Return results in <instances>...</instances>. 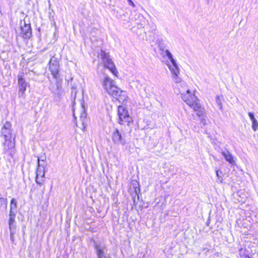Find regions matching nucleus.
<instances>
[{"instance_id": "f03ea898", "label": "nucleus", "mask_w": 258, "mask_h": 258, "mask_svg": "<svg viewBox=\"0 0 258 258\" xmlns=\"http://www.w3.org/2000/svg\"><path fill=\"white\" fill-rule=\"evenodd\" d=\"M104 89L113 98V101L125 104L128 97L125 91L121 90L114 84V81L108 76H105L102 82Z\"/></svg>"}, {"instance_id": "f8f14e48", "label": "nucleus", "mask_w": 258, "mask_h": 258, "mask_svg": "<svg viewBox=\"0 0 258 258\" xmlns=\"http://www.w3.org/2000/svg\"><path fill=\"white\" fill-rule=\"evenodd\" d=\"M222 155L224 157L226 160L231 164H235V162L234 159V157L233 155L230 153L228 151L225 152H223L222 153Z\"/></svg>"}, {"instance_id": "4468645a", "label": "nucleus", "mask_w": 258, "mask_h": 258, "mask_svg": "<svg viewBox=\"0 0 258 258\" xmlns=\"http://www.w3.org/2000/svg\"><path fill=\"white\" fill-rule=\"evenodd\" d=\"M248 114L252 121V130L254 131L258 130V122L255 118L253 114L251 112H248Z\"/></svg>"}, {"instance_id": "0eeeda50", "label": "nucleus", "mask_w": 258, "mask_h": 258, "mask_svg": "<svg viewBox=\"0 0 258 258\" xmlns=\"http://www.w3.org/2000/svg\"><path fill=\"white\" fill-rule=\"evenodd\" d=\"M165 53L166 54V55L168 56V58L171 60V61L173 64L172 67L171 66L169 67V68L172 73V77L174 79H175V80H176V83L179 82L180 80H177L178 78V75L179 73V69L177 67V66L176 63V62H175V60L173 59V58L172 57V55L169 52V51L168 50H166Z\"/></svg>"}, {"instance_id": "f257e3e1", "label": "nucleus", "mask_w": 258, "mask_h": 258, "mask_svg": "<svg viewBox=\"0 0 258 258\" xmlns=\"http://www.w3.org/2000/svg\"><path fill=\"white\" fill-rule=\"evenodd\" d=\"M1 136L4 139L2 143L4 152L11 156H13L15 151V136L13 133L12 124L6 121L3 125Z\"/></svg>"}, {"instance_id": "6ab92c4d", "label": "nucleus", "mask_w": 258, "mask_h": 258, "mask_svg": "<svg viewBox=\"0 0 258 258\" xmlns=\"http://www.w3.org/2000/svg\"><path fill=\"white\" fill-rule=\"evenodd\" d=\"M133 184H134L135 186H139V182L137 180H134L133 181Z\"/></svg>"}, {"instance_id": "7ed1b4c3", "label": "nucleus", "mask_w": 258, "mask_h": 258, "mask_svg": "<svg viewBox=\"0 0 258 258\" xmlns=\"http://www.w3.org/2000/svg\"><path fill=\"white\" fill-rule=\"evenodd\" d=\"M194 93H191L189 90H187L185 93L181 94V98L198 117H203L206 115L205 109Z\"/></svg>"}, {"instance_id": "9d476101", "label": "nucleus", "mask_w": 258, "mask_h": 258, "mask_svg": "<svg viewBox=\"0 0 258 258\" xmlns=\"http://www.w3.org/2000/svg\"><path fill=\"white\" fill-rule=\"evenodd\" d=\"M49 70L50 71L53 77L57 79L59 77V66L57 63H51L49 64Z\"/></svg>"}, {"instance_id": "ddd939ff", "label": "nucleus", "mask_w": 258, "mask_h": 258, "mask_svg": "<svg viewBox=\"0 0 258 258\" xmlns=\"http://www.w3.org/2000/svg\"><path fill=\"white\" fill-rule=\"evenodd\" d=\"M95 247L98 258H109V256L106 255L104 250L99 245H96Z\"/></svg>"}, {"instance_id": "dca6fc26", "label": "nucleus", "mask_w": 258, "mask_h": 258, "mask_svg": "<svg viewBox=\"0 0 258 258\" xmlns=\"http://www.w3.org/2000/svg\"><path fill=\"white\" fill-rule=\"evenodd\" d=\"M17 208V201L16 200L12 198L10 202V210L12 211L13 210Z\"/></svg>"}, {"instance_id": "1a4fd4ad", "label": "nucleus", "mask_w": 258, "mask_h": 258, "mask_svg": "<svg viewBox=\"0 0 258 258\" xmlns=\"http://www.w3.org/2000/svg\"><path fill=\"white\" fill-rule=\"evenodd\" d=\"M111 138L114 145H119L121 144L122 145H124L125 144V142L123 140L120 131L117 128H116L111 134Z\"/></svg>"}, {"instance_id": "20e7f679", "label": "nucleus", "mask_w": 258, "mask_h": 258, "mask_svg": "<svg viewBox=\"0 0 258 258\" xmlns=\"http://www.w3.org/2000/svg\"><path fill=\"white\" fill-rule=\"evenodd\" d=\"M37 164L35 180L38 185H33L31 189L30 192L32 194L42 198L45 190V186H44L45 171L44 167H41L40 165L39 158H37Z\"/></svg>"}, {"instance_id": "f3484780", "label": "nucleus", "mask_w": 258, "mask_h": 258, "mask_svg": "<svg viewBox=\"0 0 258 258\" xmlns=\"http://www.w3.org/2000/svg\"><path fill=\"white\" fill-rule=\"evenodd\" d=\"M56 86L57 89H59L61 87V83H62V79L58 78L57 79H56Z\"/></svg>"}, {"instance_id": "39448f33", "label": "nucleus", "mask_w": 258, "mask_h": 258, "mask_svg": "<svg viewBox=\"0 0 258 258\" xmlns=\"http://www.w3.org/2000/svg\"><path fill=\"white\" fill-rule=\"evenodd\" d=\"M98 57L102 60V63L104 69L109 70L114 76L118 77V71L115 63L110 58L109 52L101 50L98 54Z\"/></svg>"}, {"instance_id": "aec40b11", "label": "nucleus", "mask_w": 258, "mask_h": 258, "mask_svg": "<svg viewBox=\"0 0 258 258\" xmlns=\"http://www.w3.org/2000/svg\"><path fill=\"white\" fill-rule=\"evenodd\" d=\"M244 258H251L249 255L246 254L244 255Z\"/></svg>"}, {"instance_id": "6e6552de", "label": "nucleus", "mask_w": 258, "mask_h": 258, "mask_svg": "<svg viewBox=\"0 0 258 258\" xmlns=\"http://www.w3.org/2000/svg\"><path fill=\"white\" fill-rule=\"evenodd\" d=\"M20 35L25 39H29L32 36V29L30 23L26 24L24 21L23 25L20 26Z\"/></svg>"}, {"instance_id": "4be33fe9", "label": "nucleus", "mask_w": 258, "mask_h": 258, "mask_svg": "<svg viewBox=\"0 0 258 258\" xmlns=\"http://www.w3.org/2000/svg\"><path fill=\"white\" fill-rule=\"evenodd\" d=\"M217 175H218V171H217Z\"/></svg>"}, {"instance_id": "2eb2a0df", "label": "nucleus", "mask_w": 258, "mask_h": 258, "mask_svg": "<svg viewBox=\"0 0 258 258\" xmlns=\"http://www.w3.org/2000/svg\"><path fill=\"white\" fill-rule=\"evenodd\" d=\"M9 216H10V218L9 220V228H10V230H12L13 225L15 221V217H16V214L13 211H11V210H10Z\"/></svg>"}, {"instance_id": "412c9836", "label": "nucleus", "mask_w": 258, "mask_h": 258, "mask_svg": "<svg viewBox=\"0 0 258 258\" xmlns=\"http://www.w3.org/2000/svg\"><path fill=\"white\" fill-rule=\"evenodd\" d=\"M137 188V187H135V192H137V190H136V188Z\"/></svg>"}, {"instance_id": "423d86ee", "label": "nucleus", "mask_w": 258, "mask_h": 258, "mask_svg": "<svg viewBox=\"0 0 258 258\" xmlns=\"http://www.w3.org/2000/svg\"><path fill=\"white\" fill-rule=\"evenodd\" d=\"M118 119L117 122L121 125L131 126L133 124L134 120L130 115L126 107L119 105L117 107Z\"/></svg>"}, {"instance_id": "a211bd4d", "label": "nucleus", "mask_w": 258, "mask_h": 258, "mask_svg": "<svg viewBox=\"0 0 258 258\" xmlns=\"http://www.w3.org/2000/svg\"><path fill=\"white\" fill-rule=\"evenodd\" d=\"M130 5L134 7L135 6L134 4V3L132 1V0H127Z\"/></svg>"}, {"instance_id": "9b49d317", "label": "nucleus", "mask_w": 258, "mask_h": 258, "mask_svg": "<svg viewBox=\"0 0 258 258\" xmlns=\"http://www.w3.org/2000/svg\"><path fill=\"white\" fill-rule=\"evenodd\" d=\"M18 84H19V93L21 96L24 95L25 91L26 90L27 84L25 82L24 79L22 76L18 78Z\"/></svg>"}]
</instances>
